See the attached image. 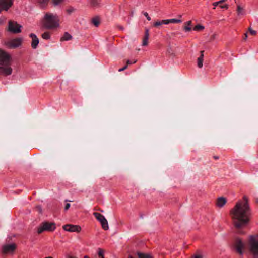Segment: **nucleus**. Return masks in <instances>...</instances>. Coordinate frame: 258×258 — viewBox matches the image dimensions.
Segmentation results:
<instances>
[{
  "label": "nucleus",
  "instance_id": "nucleus-1",
  "mask_svg": "<svg viewBox=\"0 0 258 258\" xmlns=\"http://www.w3.org/2000/svg\"><path fill=\"white\" fill-rule=\"evenodd\" d=\"M230 215L237 232L240 234H244L241 228L248 223L251 215L248 199L246 196H244L243 201H238L230 210Z\"/></svg>",
  "mask_w": 258,
  "mask_h": 258
},
{
  "label": "nucleus",
  "instance_id": "nucleus-2",
  "mask_svg": "<svg viewBox=\"0 0 258 258\" xmlns=\"http://www.w3.org/2000/svg\"><path fill=\"white\" fill-rule=\"evenodd\" d=\"M246 247L252 258H258V234L250 235L246 241Z\"/></svg>",
  "mask_w": 258,
  "mask_h": 258
},
{
  "label": "nucleus",
  "instance_id": "nucleus-3",
  "mask_svg": "<svg viewBox=\"0 0 258 258\" xmlns=\"http://www.w3.org/2000/svg\"><path fill=\"white\" fill-rule=\"evenodd\" d=\"M59 21L58 16L47 13L45 15L43 25L47 29H54L59 26Z\"/></svg>",
  "mask_w": 258,
  "mask_h": 258
},
{
  "label": "nucleus",
  "instance_id": "nucleus-4",
  "mask_svg": "<svg viewBox=\"0 0 258 258\" xmlns=\"http://www.w3.org/2000/svg\"><path fill=\"white\" fill-rule=\"evenodd\" d=\"M232 247L236 252L240 255H242L245 248V244L241 238L235 237L233 240Z\"/></svg>",
  "mask_w": 258,
  "mask_h": 258
},
{
  "label": "nucleus",
  "instance_id": "nucleus-5",
  "mask_svg": "<svg viewBox=\"0 0 258 258\" xmlns=\"http://www.w3.org/2000/svg\"><path fill=\"white\" fill-rule=\"evenodd\" d=\"M12 59L10 54L0 49V65L4 67H11Z\"/></svg>",
  "mask_w": 258,
  "mask_h": 258
},
{
  "label": "nucleus",
  "instance_id": "nucleus-6",
  "mask_svg": "<svg viewBox=\"0 0 258 258\" xmlns=\"http://www.w3.org/2000/svg\"><path fill=\"white\" fill-rule=\"evenodd\" d=\"M55 228V225L54 223L45 222L38 228L37 232L38 234H41L44 231H53Z\"/></svg>",
  "mask_w": 258,
  "mask_h": 258
},
{
  "label": "nucleus",
  "instance_id": "nucleus-7",
  "mask_svg": "<svg viewBox=\"0 0 258 258\" xmlns=\"http://www.w3.org/2000/svg\"><path fill=\"white\" fill-rule=\"evenodd\" d=\"M22 26L16 22L10 21L9 22L8 30L13 33H19L21 32Z\"/></svg>",
  "mask_w": 258,
  "mask_h": 258
},
{
  "label": "nucleus",
  "instance_id": "nucleus-8",
  "mask_svg": "<svg viewBox=\"0 0 258 258\" xmlns=\"http://www.w3.org/2000/svg\"><path fill=\"white\" fill-rule=\"evenodd\" d=\"M13 0H0V13L3 10L8 11L13 5Z\"/></svg>",
  "mask_w": 258,
  "mask_h": 258
},
{
  "label": "nucleus",
  "instance_id": "nucleus-9",
  "mask_svg": "<svg viewBox=\"0 0 258 258\" xmlns=\"http://www.w3.org/2000/svg\"><path fill=\"white\" fill-rule=\"evenodd\" d=\"M16 247L17 246L14 243L4 245L3 247V252L4 254L12 253L15 250Z\"/></svg>",
  "mask_w": 258,
  "mask_h": 258
},
{
  "label": "nucleus",
  "instance_id": "nucleus-10",
  "mask_svg": "<svg viewBox=\"0 0 258 258\" xmlns=\"http://www.w3.org/2000/svg\"><path fill=\"white\" fill-rule=\"evenodd\" d=\"M22 42V38H17L8 42L7 45L9 48H14L19 46L21 44Z\"/></svg>",
  "mask_w": 258,
  "mask_h": 258
},
{
  "label": "nucleus",
  "instance_id": "nucleus-11",
  "mask_svg": "<svg viewBox=\"0 0 258 258\" xmlns=\"http://www.w3.org/2000/svg\"><path fill=\"white\" fill-rule=\"evenodd\" d=\"M63 229L69 232H79L81 230V227L78 225L67 224L63 226Z\"/></svg>",
  "mask_w": 258,
  "mask_h": 258
},
{
  "label": "nucleus",
  "instance_id": "nucleus-12",
  "mask_svg": "<svg viewBox=\"0 0 258 258\" xmlns=\"http://www.w3.org/2000/svg\"><path fill=\"white\" fill-rule=\"evenodd\" d=\"M12 69L11 67H4L0 65V73L5 76H8L12 74Z\"/></svg>",
  "mask_w": 258,
  "mask_h": 258
},
{
  "label": "nucleus",
  "instance_id": "nucleus-13",
  "mask_svg": "<svg viewBox=\"0 0 258 258\" xmlns=\"http://www.w3.org/2000/svg\"><path fill=\"white\" fill-rule=\"evenodd\" d=\"M30 37L32 38L31 46L33 49H36L39 43V39L36 35L33 33H31L30 35Z\"/></svg>",
  "mask_w": 258,
  "mask_h": 258
},
{
  "label": "nucleus",
  "instance_id": "nucleus-14",
  "mask_svg": "<svg viewBox=\"0 0 258 258\" xmlns=\"http://www.w3.org/2000/svg\"><path fill=\"white\" fill-rule=\"evenodd\" d=\"M226 203V199L223 197L218 198L216 201V205L218 207H222Z\"/></svg>",
  "mask_w": 258,
  "mask_h": 258
},
{
  "label": "nucleus",
  "instance_id": "nucleus-15",
  "mask_svg": "<svg viewBox=\"0 0 258 258\" xmlns=\"http://www.w3.org/2000/svg\"><path fill=\"white\" fill-rule=\"evenodd\" d=\"M149 37V31L148 29H146L145 36L143 40V45L146 46L148 43V39Z\"/></svg>",
  "mask_w": 258,
  "mask_h": 258
},
{
  "label": "nucleus",
  "instance_id": "nucleus-16",
  "mask_svg": "<svg viewBox=\"0 0 258 258\" xmlns=\"http://www.w3.org/2000/svg\"><path fill=\"white\" fill-rule=\"evenodd\" d=\"M201 55L198 58V66L199 68H201L203 67V57H204V51H201L200 52Z\"/></svg>",
  "mask_w": 258,
  "mask_h": 258
},
{
  "label": "nucleus",
  "instance_id": "nucleus-17",
  "mask_svg": "<svg viewBox=\"0 0 258 258\" xmlns=\"http://www.w3.org/2000/svg\"><path fill=\"white\" fill-rule=\"evenodd\" d=\"M163 24L167 25L168 24V22L166 20H158L154 23L153 25L154 27H159Z\"/></svg>",
  "mask_w": 258,
  "mask_h": 258
},
{
  "label": "nucleus",
  "instance_id": "nucleus-18",
  "mask_svg": "<svg viewBox=\"0 0 258 258\" xmlns=\"http://www.w3.org/2000/svg\"><path fill=\"white\" fill-rule=\"evenodd\" d=\"M93 215L94 216V217L100 222H102L103 220L105 219V217L99 213H97V212H94L93 213Z\"/></svg>",
  "mask_w": 258,
  "mask_h": 258
},
{
  "label": "nucleus",
  "instance_id": "nucleus-19",
  "mask_svg": "<svg viewBox=\"0 0 258 258\" xmlns=\"http://www.w3.org/2000/svg\"><path fill=\"white\" fill-rule=\"evenodd\" d=\"M37 1V3L39 5V6L41 7V8H44V7H45L49 0H36Z\"/></svg>",
  "mask_w": 258,
  "mask_h": 258
},
{
  "label": "nucleus",
  "instance_id": "nucleus-20",
  "mask_svg": "<svg viewBox=\"0 0 258 258\" xmlns=\"http://www.w3.org/2000/svg\"><path fill=\"white\" fill-rule=\"evenodd\" d=\"M90 5L91 6L93 7H98L99 6L100 1L99 0H90Z\"/></svg>",
  "mask_w": 258,
  "mask_h": 258
},
{
  "label": "nucleus",
  "instance_id": "nucleus-21",
  "mask_svg": "<svg viewBox=\"0 0 258 258\" xmlns=\"http://www.w3.org/2000/svg\"><path fill=\"white\" fill-rule=\"evenodd\" d=\"M72 39V36L68 32H65L63 37L61 38V41H68Z\"/></svg>",
  "mask_w": 258,
  "mask_h": 258
},
{
  "label": "nucleus",
  "instance_id": "nucleus-22",
  "mask_svg": "<svg viewBox=\"0 0 258 258\" xmlns=\"http://www.w3.org/2000/svg\"><path fill=\"white\" fill-rule=\"evenodd\" d=\"M102 228L105 230H108L109 228L108 222L106 219H104L102 222H100Z\"/></svg>",
  "mask_w": 258,
  "mask_h": 258
},
{
  "label": "nucleus",
  "instance_id": "nucleus-23",
  "mask_svg": "<svg viewBox=\"0 0 258 258\" xmlns=\"http://www.w3.org/2000/svg\"><path fill=\"white\" fill-rule=\"evenodd\" d=\"M192 24L191 21H189L185 23V26L184 27V29L186 32L190 31L191 30V26Z\"/></svg>",
  "mask_w": 258,
  "mask_h": 258
},
{
  "label": "nucleus",
  "instance_id": "nucleus-24",
  "mask_svg": "<svg viewBox=\"0 0 258 258\" xmlns=\"http://www.w3.org/2000/svg\"><path fill=\"white\" fill-rule=\"evenodd\" d=\"M166 20L168 22V24L169 23H180L182 22L181 20L178 19H171Z\"/></svg>",
  "mask_w": 258,
  "mask_h": 258
},
{
  "label": "nucleus",
  "instance_id": "nucleus-25",
  "mask_svg": "<svg viewBox=\"0 0 258 258\" xmlns=\"http://www.w3.org/2000/svg\"><path fill=\"white\" fill-rule=\"evenodd\" d=\"M138 255L139 258H152V256L150 255L141 252H138Z\"/></svg>",
  "mask_w": 258,
  "mask_h": 258
},
{
  "label": "nucleus",
  "instance_id": "nucleus-26",
  "mask_svg": "<svg viewBox=\"0 0 258 258\" xmlns=\"http://www.w3.org/2000/svg\"><path fill=\"white\" fill-rule=\"evenodd\" d=\"M92 22L96 27H97L100 23L99 20L97 17L93 18L92 20Z\"/></svg>",
  "mask_w": 258,
  "mask_h": 258
},
{
  "label": "nucleus",
  "instance_id": "nucleus-27",
  "mask_svg": "<svg viewBox=\"0 0 258 258\" xmlns=\"http://www.w3.org/2000/svg\"><path fill=\"white\" fill-rule=\"evenodd\" d=\"M42 37L44 39L48 40L50 38V34L48 32H45L42 34Z\"/></svg>",
  "mask_w": 258,
  "mask_h": 258
},
{
  "label": "nucleus",
  "instance_id": "nucleus-28",
  "mask_svg": "<svg viewBox=\"0 0 258 258\" xmlns=\"http://www.w3.org/2000/svg\"><path fill=\"white\" fill-rule=\"evenodd\" d=\"M64 0H52V4L56 6L61 4Z\"/></svg>",
  "mask_w": 258,
  "mask_h": 258
},
{
  "label": "nucleus",
  "instance_id": "nucleus-29",
  "mask_svg": "<svg viewBox=\"0 0 258 258\" xmlns=\"http://www.w3.org/2000/svg\"><path fill=\"white\" fill-rule=\"evenodd\" d=\"M104 251L101 248L98 249V255L99 258H104Z\"/></svg>",
  "mask_w": 258,
  "mask_h": 258
},
{
  "label": "nucleus",
  "instance_id": "nucleus-30",
  "mask_svg": "<svg viewBox=\"0 0 258 258\" xmlns=\"http://www.w3.org/2000/svg\"><path fill=\"white\" fill-rule=\"evenodd\" d=\"M204 29V27L200 24L197 25L194 28V30L195 31H200Z\"/></svg>",
  "mask_w": 258,
  "mask_h": 258
},
{
  "label": "nucleus",
  "instance_id": "nucleus-31",
  "mask_svg": "<svg viewBox=\"0 0 258 258\" xmlns=\"http://www.w3.org/2000/svg\"><path fill=\"white\" fill-rule=\"evenodd\" d=\"M75 11V9L73 7H70L68 9H67V12L69 14H71L72 13Z\"/></svg>",
  "mask_w": 258,
  "mask_h": 258
},
{
  "label": "nucleus",
  "instance_id": "nucleus-32",
  "mask_svg": "<svg viewBox=\"0 0 258 258\" xmlns=\"http://www.w3.org/2000/svg\"><path fill=\"white\" fill-rule=\"evenodd\" d=\"M242 10L243 8L241 7L239 5H238L237 7V12L238 15L242 14Z\"/></svg>",
  "mask_w": 258,
  "mask_h": 258
},
{
  "label": "nucleus",
  "instance_id": "nucleus-33",
  "mask_svg": "<svg viewBox=\"0 0 258 258\" xmlns=\"http://www.w3.org/2000/svg\"><path fill=\"white\" fill-rule=\"evenodd\" d=\"M248 31L252 35H255L256 34V32L255 30H252L250 27L248 28Z\"/></svg>",
  "mask_w": 258,
  "mask_h": 258
},
{
  "label": "nucleus",
  "instance_id": "nucleus-34",
  "mask_svg": "<svg viewBox=\"0 0 258 258\" xmlns=\"http://www.w3.org/2000/svg\"><path fill=\"white\" fill-rule=\"evenodd\" d=\"M143 14L147 18V20H151V17L149 16L148 13L144 12Z\"/></svg>",
  "mask_w": 258,
  "mask_h": 258
},
{
  "label": "nucleus",
  "instance_id": "nucleus-35",
  "mask_svg": "<svg viewBox=\"0 0 258 258\" xmlns=\"http://www.w3.org/2000/svg\"><path fill=\"white\" fill-rule=\"evenodd\" d=\"M127 68V65H125L124 67H122V68H120L118 70L119 72L123 71L124 70H125Z\"/></svg>",
  "mask_w": 258,
  "mask_h": 258
},
{
  "label": "nucleus",
  "instance_id": "nucleus-36",
  "mask_svg": "<svg viewBox=\"0 0 258 258\" xmlns=\"http://www.w3.org/2000/svg\"><path fill=\"white\" fill-rule=\"evenodd\" d=\"M136 62V61H134V62H132V61L128 60L127 61V62H126V65H127V66L129 64H132V63H134Z\"/></svg>",
  "mask_w": 258,
  "mask_h": 258
},
{
  "label": "nucleus",
  "instance_id": "nucleus-37",
  "mask_svg": "<svg viewBox=\"0 0 258 258\" xmlns=\"http://www.w3.org/2000/svg\"><path fill=\"white\" fill-rule=\"evenodd\" d=\"M70 204L69 203H67L66 204V206H65V207H64V209L66 210H67L68 209H69V208H70Z\"/></svg>",
  "mask_w": 258,
  "mask_h": 258
},
{
  "label": "nucleus",
  "instance_id": "nucleus-38",
  "mask_svg": "<svg viewBox=\"0 0 258 258\" xmlns=\"http://www.w3.org/2000/svg\"><path fill=\"white\" fill-rule=\"evenodd\" d=\"M218 5H220L219 4V2H214L213 3V5L214 6V9L215 8V7L218 6Z\"/></svg>",
  "mask_w": 258,
  "mask_h": 258
},
{
  "label": "nucleus",
  "instance_id": "nucleus-39",
  "mask_svg": "<svg viewBox=\"0 0 258 258\" xmlns=\"http://www.w3.org/2000/svg\"><path fill=\"white\" fill-rule=\"evenodd\" d=\"M220 7L221 8H226L227 9L228 8V6L227 5H220Z\"/></svg>",
  "mask_w": 258,
  "mask_h": 258
},
{
  "label": "nucleus",
  "instance_id": "nucleus-40",
  "mask_svg": "<svg viewBox=\"0 0 258 258\" xmlns=\"http://www.w3.org/2000/svg\"><path fill=\"white\" fill-rule=\"evenodd\" d=\"M66 258H77V257H76V256H72L70 255H67L66 256Z\"/></svg>",
  "mask_w": 258,
  "mask_h": 258
},
{
  "label": "nucleus",
  "instance_id": "nucleus-41",
  "mask_svg": "<svg viewBox=\"0 0 258 258\" xmlns=\"http://www.w3.org/2000/svg\"><path fill=\"white\" fill-rule=\"evenodd\" d=\"M247 37V33H245L244 37H243V40H245Z\"/></svg>",
  "mask_w": 258,
  "mask_h": 258
},
{
  "label": "nucleus",
  "instance_id": "nucleus-42",
  "mask_svg": "<svg viewBox=\"0 0 258 258\" xmlns=\"http://www.w3.org/2000/svg\"><path fill=\"white\" fill-rule=\"evenodd\" d=\"M226 1V0H220V1H219V4H222V3Z\"/></svg>",
  "mask_w": 258,
  "mask_h": 258
},
{
  "label": "nucleus",
  "instance_id": "nucleus-43",
  "mask_svg": "<svg viewBox=\"0 0 258 258\" xmlns=\"http://www.w3.org/2000/svg\"><path fill=\"white\" fill-rule=\"evenodd\" d=\"M213 158H214L215 159H216V160H217V159H219V157H218V156H214L213 157Z\"/></svg>",
  "mask_w": 258,
  "mask_h": 258
},
{
  "label": "nucleus",
  "instance_id": "nucleus-44",
  "mask_svg": "<svg viewBox=\"0 0 258 258\" xmlns=\"http://www.w3.org/2000/svg\"><path fill=\"white\" fill-rule=\"evenodd\" d=\"M195 258H202V257L200 255H196Z\"/></svg>",
  "mask_w": 258,
  "mask_h": 258
},
{
  "label": "nucleus",
  "instance_id": "nucleus-45",
  "mask_svg": "<svg viewBox=\"0 0 258 258\" xmlns=\"http://www.w3.org/2000/svg\"><path fill=\"white\" fill-rule=\"evenodd\" d=\"M119 29H120V30H123V27H122V26H120V27H119Z\"/></svg>",
  "mask_w": 258,
  "mask_h": 258
},
{
  "label": "nucleus",
  "instance_id": "nucleus-46",
  "mask_svg": "<svg viewBox=\"0 0 258 258\" xmlns=\"http://www.w3.org/2000/svg\"><path fill=\"white\" fill-rule=\"evenodd\" d=\"M84 258H89V257L88 256H85L84 257Z\"/></svg>",
  "mask_w": 258,
  "mask_h": 258
},
{
  "label": "nucleus",
  "instance_id": "nucleus-47",
  "mask_svg": "<svg viewBox=\"0 0 258 258\" xmlns=\"http://www.w3.org/2000/svg\"><path fill=\"white\" fill-rule=\"evenodd\" d=\"M128 258H133L131 256H130Z\"/></svg>",
  "mask_w": 258,
  "mask_h": 258
}]
</instances>
